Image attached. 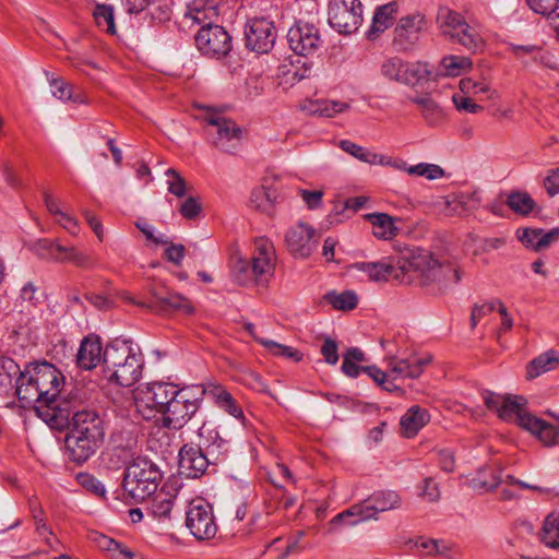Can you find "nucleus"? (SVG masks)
I'll return each instance as SVG.
<instances>
[{
    "label": "nucleus",
    "instance_id": "ddd939ff",
    "mask_svg": "<svg viewBox=\"0 0 559 559\" xmlns=\"http://www.w3.org/2000/svg\"><path fill=\"white\" fill-rule=\"evenodd\" d=\"M364 0H330L328 22L340 34H353L362 24Z\"/></svg>",
    "mask_w": 559,
    "mask_h": 559
},
{
    "label": "nucleus",
    "instance_id": "774afa93",
    "mask_svg": "<svg viewBox=\"0 0 559 559\" xmlns=\"http://www.w3.org/2000/svg\"><path fill=\"white\" fill-rule=\"evenodd\" d=\"M544 187L550 197L559 193V168H554L548 171L544 180Z\"/></svg>",
    "mask_w": 559,
    "mask_h": 559
},
{
    "label": "nucleus",
    "instance_id": "423d86ee",
    "mask_svg": "<svg viewBox=\"0 0 559 559\" xmlns=\"http://www.w3.org/2000/svg\"><path fill=\"white\" fill-rule=\"evenodd\" d=\"M204 394L201 385L179 388L162 415L163 426L174 430L185 427L198 412Z\"/></svg>",
    "mask_w": 559,
    "mask_h": 559
},
{
    "label": "nucleus",
    "instance_id": "9d476101",
    "mask_svg": "<svg viewBox=\"0 0 559 559\" xmlns=\"http://www.w3.org/2000/svg\"><path fill=\"white\" fill-rule=\"evenodd\" d=\"M174 383L153 382L138 388L134 394L136 412L146 420L163 415L171 399L178 391Z\"/></svg>",
    "mask_w": 559,
    "mask_h": 559
},
{
    "label": "nucleus",
    "instance_id": "f257e3e1",
    "mask_svg": "<svg viewBox=\"0 0 559 559\" xmlns=\"http://www.w3.org/2000/svg\"><path fill=\"white\" fill-rule=\"evenodd\" d=\"M64 376L52 364L33 362L16 378L15 393L23 407L32 406L39 418L53 429L66 428L70 401L61 397Z\"/></svg>",
    "mask_w": 559,
    "mask_h": 559
},
{
    "label": "nucleus",
    "instance_id": "a211bd4d",
    "mask_svg": "<svg viewBox=\"0 0 559 559\" xmlns=\"http://www.w3.org/2000/svg\"><path fill=\"white\" fill-rule=\"evenodd\" d=\"M69 408L70 419L66 427H69L70 431L104 440V420L98 413L93 409L79 408V406L71 401Z\"/></svg>",
    "mask_w": 559,
    "mask_h": 559
},
{
    "label": "nucleus",
    "instance_id": "a19ab883",
    "mask_svg": "<svg viewBox=\"0 0 559 559\" xmlns=\"http://www.w3.org/2000/svg\"><path fill=\"white\" fill-rule=\"evenodd\" d=\"M558 361L559 360L556 357L555 350H548L539 355L528 364L526 368L527 378L534 379L547 371L552 370Z\"/></svg>",
    "mask_w": 559,
    "mask_h": 559
},
{
    "label": "nucleus",
    "instance_id": "c03bdc74",
    "mask_svg": "<svg viewBox=\"0 0 559 559\" xmlns=\"http://www.w3.org/2000/svg\"><path fill=\"white\" fill-rule=\"evenodd\" d=\"M21 372L20 366L12 358H0V393L11 390L13 378Z\"/></svg>",
    "mask_w": 559,
    "mask_h": 559
},
{
    "label": "nucleus",
    "instance_id": "2f4dec72",
    "mask_svg": "<svg viewBox=\"0 0 559 559\" xmlns=\"http://www.w3.org/2000/svg\"><path fill=\"white\" fill-rule=\"evenodd\" d=\"M399 13V3L391 1L389 3L378 7L373 13L368 37L370 39L377 38L385 29L393 25Z\"/></svg>",
    "mask_w": 559,
    "mask_h": 559
},
{
    "label": "nucleus",
    "instance_id": "680f3d73",
    "mask_svg": "<svg viewBox=\"0 0 559 559\" xmlns=\"http://www.w3.org/2000/svg\"><path fill=\"white\" fill-rule=\"evenodd\" d=\"M338 347L334 340L326 337L321 346L320 353L325 362L335 365L338 361Z\"/></svg>",
    "mask_w": 559,
    "mask_h": 559
},
{
    "label": "nucleus",
    "instance_id": "c9c22d12",
    "mask_svg": "<svg viewBox=\"0 0 559 559\" xmlns=\"http://www.w3.org/2000/svg\"><path fill=\"white\" fill-rule=\"evenodd\" d=\"M278 193L272 187L260 186L251 191L249 204L252 209L271 215L277 203Z\"/></svg>",
    "mask_w": 559,
    "mask_h": 559
},
{
    "label": "nucleus",
    "instance_id": "603ef678",
    "mask_svg": "<svg viewBox=\"0 0 559 559\" xmlns=\"http://www.w3.org/2000/svg\"><path fill=\"white\" fill-rule=\"evenodd\" d=\"M258 342L275 356H283L294 361H299L301 359L302 355L290 346H286L266 338H259Z\"/></svg>",
    "mask_w": 559,
    "mask_h": 559
},
{
    "label": "nucleus",
    "instance_id": "4d7b16f0",
    "mask_svg": "<svg viewBox=\"0 0 559 559\" xmlns=\"http://www.w3.org/2000/svg\"><path fill=\"white\" fill-rule=\"evenodd\" d=\"M201 211V203L194 197H188L179 206V213L182 217L190 221L198 218Z\"/></svg>",
    "mask_w": 559,
    "mask_h": 559
},
{
    "label": "nucleus",
    "instance_id": "f3484780",
    "mask_svg": "<svg viewBox=\"0 0 559 559\" xmlns=\"http://www.w3.org/2000/svg\"><path fill=\"white\" fill-rule=\"evenodd\" d=\"M121 297L131 304L148 308L150 310L156 313L178 311L183 314L190 316L193 314L195 310L189 298L179 293L174 292H169L166 294L153 292L152 299L147 304L135 301L127 292H123L121 294Z\"/></svg>",
    "mask_w": 559,
    "mask_h": 559
},
{
    "label": "nucleus",
    "instance_id": "e2e57ef3",
    "mask_svg": "<svg viewBox=\"0 0 559 559\" xmlns=\"http://www.w3.org/2000/svg\"><path fill=\"white\" fill-rule=\"evenodd\" d=\"M298 193L310 210H314L321 206L323 197L322 190L300 189Z\"/></svg>",
    "mask_w": 559,
    "mask_h": 559
},
{
    "label": "nucleus",
    "instance_id": "6e6552de",
    "mask_svg": "<svg viewBox=\"0 0 559 559\" xmlns=\"http://www.w3.org/2000/svg\"><path fill=\"white\" fill-rule=\"evenodd\" d=\"M206 132L213 138V145L226 154H235L243 136V130L234 120L207 109L202 116Z\"/></svg>",
    "mask_w": 559,
    "mask_h": 559
},
{
    "label": "nucleus",
    "instance_id": "412c9836",
    "mask_svg": "<svg viewBox=\"0 0 559 559\" xmlns=\"http://www.w3.org/2000/svg\"><path fill=\"white\" fill-rule=\"evenodd\" d=\"M426 20L420 13H413L400 19L394 29L393 44L399 51L411 50L419 40Z\"/></svg>",
    "mask_w": 559,
    "mask_h": 559
},
{
    "label": "nucleus",
    "instance_id": "aec40b11",
    "mask_svg": "<svg viewBox=\"0 0 559 559\" xmlns=\"http://www.w3.org/2000/svg\"><path fill=\"white\" fill-rule=\"evenodd\" d=\"M287 41L290 49L300 56L313 55L323 43L319 29L313 24L301 22L289 28Z\"/></svg>",
    "mask_w": 559,
    "mask_h": 559
},
{
    "label": "nucleus",
    "instance_id": "bf43d9fd",
    "mask_svg": "<svg viewBox=\"0 0 559 559\" xmlns=\"http://www.w3.org/2000/svg\"><path fill=\"white\" fill-rule=\"evenodd\" d=\"M419 496L430 502L438 501L440 498V490L437 483L431 477H427L419 486Z\"/></svg>",
    "mask_w": 559,
    "mask_h": 559
},
{
    "label": "nucleus",
    "instance_id": "69168bd1",
    "mask_svg": "<svg viewBox=\"0 0 559 559\" xmlns=\"http://www.w3.org/2000/svg\"><path fill=\"white\" fill-rule=\"evenodd\" d=\"M452 100L457 110L466 111L471 114L479 112L483 107L476 103H474L469 97H465L462 95L454 94Z\"/></svg>",
    "mask_w": 559,
    "mask_h": 559
},
{
    "label": "nucleus",
    "instance_id": "2eb2a0df",
    "mask_svg": "<svg viewBox=\"0 0 559 559\" xmlns=\"http://www.w3.org/2000/svg\"><path fill=\"white\" fill-rule=\"evenodd\" d=\"M198 49L210 58L225 57L231 49V37L217 24H206L195 35Z\"/></svg>",
    "mask_w": 559,
    "mask_h": 559
},
{
    "label": "nucleus",
    "instance_id": "58836bf2",
    "mask_svg": "<svg viewBox=\"0 0 559 559\" xmlns=\"http://www.w3.org/2000/svg\"><path fill=\"white\" fill-rule=\"evenodd\" d=\"M48 81L51 87V94L57 99L61 102L72 100L79 104H84L87 102L82 94H75L74 86L71 83L64 81L62 78L52 76Z\"/></svg>",
    "mask_w": 559,
    "mask_h": 559
},
{
    "label": "nucleus",
    "instance_id": "20e7f679",
    "mask_svg": "<svg viewBox=\"0 0 559 559\" xmlns=\"http://www.w3.org/2000/svg\"><path fill=\"white\" fill-rule=\"evenodd\" d=\"M276 261L273 242L265 237L255 238L250 261L243 259L236 261L233 269L234 278L243 286L266 287L274 276Z\"/></svg>",
    "mask_w": 559,
    "mask_h": 559
},
{
    "label": "nucleus",
    "instance_id": "ea45409f",
    "mask_svg": "<svg viewBox=\"0 0 559 559\" xmlns=\"http://www.w3.org/2000/svg\"><path fill=\"white\" fill-rule=\"evenodd\" d=\"M209 393L213 396L216 404L229 415L238 419L243 417L240 406L223 386L214 385Z\"/></svg>",
    "mask_w": 559,
    "mask_h": 559
},
{
    "label": "nucleus",
    "instance_id": "bb28decb",
    "mask_svg": "<svg viewBox=\"0 0 559 559\" xmlns=\"http://www.w3.org/2000/svg\"><path fill=\"white\" fill-rule=\"evenodd\" d=\"M103 440L79 435L70 431L66 437V447L72 461L83 463L87 461L100 447Z\"/></svg>",
    "mask_w": 559,
    "mask_h": 559
},
{
    "label": "nucleus",
    "instance_id": "37998d69",
    "mask_svg": "<svg viewBox=\"0 0 559 559\" xmlns=\"http://www.w3.org/2000/svg\"><path fill=\"white\" fill-rule=\"evenodd\" d=\"M340 147L344 152L348 153L349 155L354 156L355 158H357L364 163L371 164V165L383 164L384 156L374 154L352 141H348V140L341 141Z\"/></svg>",
    "mask_w": 559,
    "mask_h": 559
},
{
    "label": "nucleus",
    "instance_id": "393cba45",
    "mask_svg": "<svg viewBox=\"0 0 559 559\" xmlns=\"http://www.w3.org/2000/svg\"><path fill=\"white\" fill-rule=\"evenodd\" d=\"M408 100L419 111L421 118L430 127H439L447 120L443 106L430 93H415Z\"/></svg>",
    "mask_w": 559,
    "mask_h": 559
},
{
    "label": "nucleus",
    "instance_id": "79ce46f5",
    "mask_svg": "<svg viewBox=\"0 0 559 559\" xmlns=\"http://www.w3.org/2000/svg\"><path fill=\"white\" fill-rule=\"evenodd\" d=\"M539 537L545 546L554 549L559 548V514L551 513L547 515Z\"/></svg>",
    "mask_w": 559,
    "mask_h": 559
},
{
    "label": "nucleus",
    "instance_id": "052dcab7",
    "mask_svg": "<svg viewBox=\"0 0 559 559\" xmlns=\"http://www.w3.org/2000/svg\"><path fill=\"white\" fill-rule=\"evenodd\" d=\"M526 2L535 13L549 15L558 9L559 0H526Z\"/></svg>",
    "mask_w": 559,
    "mask_h": 559
},
{
    "label": "nucleus",
    "instance_id": "b1692460",
    "mask_svg": "<svg viewBox=\"0 0 559 559\" xmlns=\"http://www.w3.org/2000/svg\"><path fill=\"white\" fill-rule=\"evenodd\" d=\"M285 242L292 254L307 258L316 248L314 229L307 224L298 223L286 231Z\"/></svg>",
    "mask_w": 559,
    "mask_h": 559
},
{
    "label": "nucleus",
    "instance_id": "0eeeda50",
    "mask_svg": "<svg viewBox=\"0 0 559 559\" xmlns=\"http://www.w3.org/2000/svg\"><path fill=\"white\" fill-rule=\"evenodd\" d=\"M160 480L158 467L145 457H136L127 467L123 489L135 501H142L157 489Z\"/></svg>",
    "mask_w": 559,
    "mask_h": 559
},
{
    "label": "nucleus",
    "instance_id": "864d4df0",
    "mask_svg": "<svg viewBox=\"0 0 559 559\" xmlns=\"http://www.w3.org/2000/svg\"><path fill=\"white\" fill-rule=\"evenodd\" d=\"M165 175L167 177L168 192L177 198H183L189 191L185 178L175 168L167 169Z\"/></svg>",
    "mask_w": 559,
    "mask_h": 559
},
{
    "label": "nucleus",
    "instance_id": "1a4fd4ad",
    "mask_svg": "<svg viewBox=\"0 0 559 559\" xmlns=\"http://www.w3.org/2000/svg\"><path fill=\"white\" fill-rule=\"evenodd\" d=\"M440 32L468 50L476 51L484 46L479 32L471 26L464 17L449 8H440L437 15Z\"/></svg>",
    "mask_w": 559,
    "mask_h": 559
},
{
    "label": "nucleus",
    "instance_id": "39448f33",
    "mask_svg": "<svg viewBox=\"0 0 559 559\" xmlns=\"http://www.w3.org/2000/svg\"><path fill=\"white\" fill-rule=\"evenodd\" d=\"M143 357L131 341L116 340L105 348V370L110 381L131 386L142 376Z\"/></svg>",
    "mask_w": 559,
    "mask_h": 559
},
{
    "label": "nucleus",
    "instance_id": "13d9d810",
    "mask_svg": "<svg viewBox=\"0 0 559 559\" xmlns=\"http://www.w3.org/2000/svg\"><path fill=\"white\" fill-rule=\"evenodd\" d=\"M78 481L81 484L82 487L86 488L87 490L97 496H104L106 492L104 485L93 475H90L87 473H80L78 475Z\"/></svg>",
    "mask_w": 559,
    "mask_h": 559
},
{
    "label": "nucleus",
    "instance_id": "de8ad7c7",
    "mask_svg": "<svg viewBox=\"0 0 559 559\" xmlns=\"http://www.w3.org/2000/svg\"><path fill=\"white\" fill-rule=\"evenodd\" d=\"M362 372L368 374L376 383L381 385L388 392H400L403 393L402 388L397 383H393L391 377H389V370H381L377 366H364L361 367Z\"/></svg>",
    "mask_w": 559,
    "mask_h": 559
},
{
    "label": "nucleus",
    "instance_id": "c85d7f7f",
    "mask_svg": "<svg viewBox=\"0 0 559 559\" xmlns=\"http://www.w3.org/2000/svg\"><path fill=\"white\" fill-rule=\"evenodd\" d=\"M516 237L527 249L543 251L559 239V228L548 231L542 228H519Z\"/></svg>",
    "mask_w": 559,
    "mask_h": 559
},
{
    "label": "nucleus",
    "instance_id": "7ed1b4c3",
    "mask_svg": "<svg viewBox=\"0 0 559 559\" xmlns=\"http://www.w3.org/2000/svg\"><path fill=\"white\" fill-rule=\"evenodd\" d=\"M480 394L486 407L496 413L503 421L518 425L546 447L557 443L558 428L530 413L525 397L512 394L501 395L489 390H484Z\"/></svg>",
    "mask_w": 559,
    "mask_h": 559
},
{
    "label": "nucleus",
    "instance_id": "f8f14e48",
    "mask_svg": "<svg viewBox=\"0 0 559 559\" xmlns=\"http://www.w3.org/2000/svg\"><path fill=\"white\" fill-rule=\"evenodd\" d=\"M383 78L391 82L415 86L431 76L429 64L421 61L408 62L399 57L386 58L380 68Z\"/></svg>",
    "mask_w": 559,
    "mask_h": 559
},
{
    "label": "nucleus",
    "instance_id": "4c0bfd02",
    "mask_svg": "<svg viewBox=\"0 0 559 559\" xmlns=\"http://www.w3.org/2000/svg\"><path fill=\"white\" fill-rule=\"evenodd\" d=\"M472 60L465 56H445L440 61L438 74L443 76H459L472 69Z\"/></svg>",
    "mask_w": 559,
    "mask_h": 559
},
{
    "label": "nucleus",
    "instance_id": "dca6fc26",
    "mask_svg": "<svg viewBox=\"0 0 559 559\" xmlns=\"http://www.w3.org/2000/svg\"><path fill=\"white\" fill-rule=\"evenodd\" d=\"M35 253L41 259L55 262H71L80 267L90 269L93 261L88 254L78 250L75 247H64L48 239L38 240L34 245Z\"/></svg>",
    "mask_w": 559,
    "mask_h": 559
},
{
    "label": "nucleus",
    "instance_id": "f03ea898",
    "mask_svg": "<svg viewBox=\"0 0 559 559\" xmlns=\"http://www.w3.org/2000/svg\"><path fill=\"white\" fill-rule=\"evenodd\" d=\"M353 269L362 272L373 282L393 277L401 283L417 281L421 286L438 284L439 289L461 281V271L452 264H440L429 251L420 248H405L397 260V266L383 262H357Z\"/></svg>",
    "mask_w": 559,
    "mask_h": 559
},
{
    "label": "nucleus",
    "instance_id": "5fc2aeb1",
    "mask_svg": "<svg viewBox=\"0 0 559 559\" xmlns=\"http://www.w3.org/2000/svg\"><path fill=\"white\" fill-rule=\"evenodd\" d=\"M416 546L429 556L447 555L451 550V546L441 539L419 538Z\"/></svg>",
    "mask_w": 559,
    "mask_h": 559
},
{
    "label": "nucleus",
    "instance_id": "6e6d98bb",
    "mask_svg": "<svg viewBox=\"0 0 559 559\" xmlns=\"http://www.w3.org/2000/svg\"><path fill=\"white\" fill-rule=\"evenodd\" d=\"M0 173L9 187L13 189L20 188L21 180L13 164L10 160L0 159Z\"/></svg>",
    "mask_w": 559,
    "mask_h": 559
},
{
    "label": "nucleus",
    "instance_id": "7c9ffc66",
    "mask_svg": "<svg viewBox=\"0 0 559 559\" xmlns=\"http://www.w3.org/2000/svg\"><path fill=\"white\" fill-rule=\"evenodd\" d=\"M218 16V7L215 0H193L188 4L183 15L186 22L192 24H213Z\"/></svg>",
    "mask_w": 559,
    "mask_h": 559
},
{
    "label": "nucleus",
    "instance_id": "4468645a",
    "mask_svg": "<svg viewBox=\"0 0 559 559\" xmlns=\"http://www.w3.org/2000/svg\"><path fill=\"white\" fill-rule=\"evenodd\" d=\"M186 526L198 540H210L217 533L213 507L203 498L192 499L186 510Z\"/></svg>",
    "mask_w": 559,
    "mask_h": 559
},
{
    "label": "nucleus",
    "instance_id": "8fccbe9b",
    "mask_svg": "<svg viewBox=\"0 0 559 559\" xmlns=\"http://www.w3.org/2000/svg\"><path fill=\"white\" fill-rule=\"evenodd\" d=\"M94 19L98 27L109 34L116 33L114 8L108 4H97L94 10Z\"/></svg>",
    "mask_w": 559,
    "mask_h": 559
},
{
    "label": "nucleus",
    "instance_id": "6ab92c4d",
    "mask_svg": "<svg viewBox=\"0 0 559 559\" xmlns=\"http://www.w3.org/2000/svg\"><path fill=\"white\" fill-rule=\"evenodd\" d=\"M383 361L389 370V377H391L393 383H396L406 379L419 378L425 368L431 362V356L411 355L407 358H399L394 355H388Z\"/></svg>",
    "mask_w": 559,
    "mask_h": 559
},
{
    "label": "nucleus",
    "instance_id": "e433bc0d",
    "mask_svg": "<svg viewBox=\"0 0 559 559\" xmlns=\"http://www.w3.org/2000/svg\"><path fill=\"white\" fill-rule=\"evenodd\" d=\"M348 108V104L330 99H308L301 105V109L309 115L320 117H334Z\"/></svg>",
    "mask_w": 559,
    "mask_h": 559
},
{
    "label": "nucleus",
    "instance_id": "cd10ccee",
    "mask_svg": "<svg viewBox=\"0 0 559 559\" xmlns=\"http://www.w3.org/2000/svg\"><path fill=\"white\" fill-rule=\"evenodd\" d=\"M198 447L210 455L213 462L221 460L228 451V441L221 437L216 428L203 424L199 428Z\"/></svg>",
    "mask_w": 559,
    "mask_h": 559
},
{
    "label": "nucleus",
    "instance_id": "338daca9",
    "mask_svg": "<svg viewBox=\"0 0 559 559\" xmlns=\"http://www.w3.org/2000/svg\"><path fill=\"white\" fill-rule=\"evenodd\" d=\"M135 226H136V228L139 230H141L144 234L146 239L153 241L154 243H157V245H168V243H170L169 239L165 235L160 234L158 236H155L154 227L152 225H150L148 223H146V222H136Z\"/></svg>",
    "mask_w": 559,
    "mask_h": 559
},
{
    "label": "nucleus",
    "instance_id": "4be33fe9",
    "mask_svg": "<svg viewBox=\"0 0 559 559\" xmlns=\"http://www.w3.org/2000/svg\"><path fill=\"white\" fill-rule=\"evenodd\" d=\"M246 46L258 53L267 52L274 45L275 31L266 19L250 20L245 29Z\"/></svg>",
    "mask_w": 559,
    "mask_h": 559
},
{
    "label": "nucleus",
    "instance_id": "0e129e2a",
    "mask_svg": "<svg viewBox=\"0 0 559 559\" xmlns=\"http://www.w3.org/2000/svg\"><path fill=\"white\" fill-rule=\"evenodd\" d=\"M495 310L496 304H493V300L483 305H475L471 313L472 328L474 329L484 317H486L487 314L491 313Z\"/></svg>",
    "mask_w": 559,
    "mask_h": 559
},
{
    "label": "nucleus",
    "instance_id": "49530a36",
    "mask_svg": "<svg viewBox=\"0 0 559 559\" xmlns=\"http://www.w3.org/2000/svg\"><path fill=\"white\" fill-rule=\"evenodd\" d=\"M324 298L333 306V308L342 311L353 310L358 304V297L353 290H345L342 293L330 292L324 296Z\"/></svg>",
    "mask_w": 559,
    "mask_h": 559
},
{
    "label": "nucleus",
    "instance_id": "f704fd0d",
    "mask_svg": "<svg viewBox=\"0 0 559 559\" xmlns=\"http://www.w3.org/2000/svg\"><path fill=\"white\" fill-rule=\"evenodd\" d=\"M364 218L372 226V235L381 240H390L397 235L394 218L386 213H369Z\"/></svg>",
    "mask_w": 559,
    "mask_h": 559
},
{
    "label": "nucleus",
    "instance_id": "a878e982",
    "mask_svg": "<svg viewBox=\"0 0 559 559\" xmlns=\"http://www.w3.org/2000/svg\"><path fill=\"white\" fill-rule=\"evenodd\" d=\"M100 361L105 364V349H103L100 338L97 335L90 334L80 344L76 354V365L80 369L92 370Z\"/></svg>",
    "mask_w": 559,
    "mask_h": 559
},
{
    "label": "nucleus",
    "instance_id": "9b49d317",
    "mask_svg": "<svg viewBox=\"0 0 559 559\" xmlns=\"http://www.w3.org/2000/svg\"><path fill=\"white\" fill-rule=\"evenodd\" d=\"M400 504L401 498L395 491H376L361 503L354 504L348 510L337 514L332 522L338 523L352 516H357V520L348 522L349 525H355L360 521L373 518L379 512L396 509Z\"/></svg>",
    "mask_w": 559,
    "mask_h": 559
},
{
    "label": "nucleus",
    "instance_id": "3c124183",
    "mask_svg": "<svg viewBox=\"0 0 559 559\" xmlns=\"http://www.w3.org/2000/svg\"><path fill=\"white\" fill-rule=\"evenodd\" d=\"M507 204L512 211L526 215L533 211L535 202L526 192H513L508 197Z\"/></svg>",
    "mask_w": 559,
    "mask_h": 559
},
{
    "label": "nucleus",
    "instance_id": "5701e85b",
    "mask_svg": "<svg viewBox=\"0 0 559 559\" xmlns=\"http://www.w3.org/2000/svg\"><path fill=\"white\" fill-rule=\"evenodd\" d=\"M211 462L212 457L198 445L185 444L179 451V473L188 478L203 475Z\"/></svg>",
    "mask_w": 559,
    "mask_h": 559
},
{
    "label": "nucleus",
    "instance_id": "72a5a7b5",
    "mask_svg": "<svg viewBox=\"0 0 559 559\" xmlns=\"http://www.w3.org/2000/svg\"><path fill=\"white\" fill-rule=\"evenodd\" d=\"M429 420L430 415L426 408L413 405L401 417L400 425L403 436L406 438L416 436L418 431L429 423Z\"/></svg>",
    "mask_w": 559,
    "mask_h": 559
},
{
    "label": "nucleus",
    "instance_id": "c756f323",
    "mask_svg": "<svg viewBox=\"0 0 559 559\" xmlns=\"http://www.w3.org/2000/svg\"><path fill=\"white\" fill-rule=\"evenodd\" d=\"M443 211L447 215H466L480 204L477 191L452 193L443 198Z\"/></svg>",
    "mask_w": 559,
    "mask_h": 559
},
{
    "label": "nucleus",
    "instance_id": "a18cd8bd",
    "mask_svg": "<svg viewBox=\"0 0 559 559\" xmlns=\"http://www.w3.org/2000/svg\"><path fill=\"white\" fill-rule=\"evenodd\" d=\"M176 497L169 492L160 491L152 500L151 511L158 520L169 519Z\"/></svg>",
    "mask_w": 559,
    "mask_h": 559
},
{
    "label": "nucleus",
    "instance_id": "09e8293b",
    "mask_svg": "<svg viewBox=\"0 0 559 559\" xmlns=\"http://www.w3.org/2000/svg\"><path fill=\"white\" fill-rule=\"evenodd\" d=\"M401 168L411 176L425 177L428 180H436L444 177L443 168L436 164L419 163L412 166L404 165Z\"/></svg>",
    "mask_w": 559,
    "mask_h": 559
},
{
    "label": "nucleus",
    "instance_id": "473e14b6",
    "mask_svg": "<svg viewBox=\"0 0 559 559\" xmlns=\"http://www.w3.org/2000/svg\"><path fill=\"white\" fill-rule=\"evenodd\" d=\"M488 471L486 468L479 469L478 474L468 480L469 487L479 492L485 493L495 490L501 483L518 486L520 479L512 475H507L504 479L501 478L500 473L490 472L487 478Z\"/></svg>",
    "mask_w": 559,
    "mask_h": 559
}]
</instances>
